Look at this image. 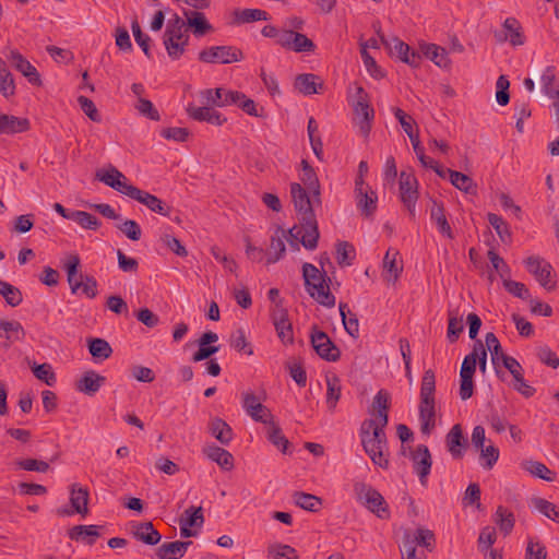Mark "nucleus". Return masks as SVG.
I'll list each match as a JSON object with an SVG mask.
<instances>
[{
	"instance_id": "obj_1",
	"label": "nucleus",
	"mask_w": 559,
	"mask_h": 559,
	"mask_svg": "<svg viewBox=\"0 0 559 559\" xmlns=\"http://www.w3.org/2000/svg\"><path fill=\"white\" fill-rule=\"evenodd\" d=\"M290 194L295 211L300 216L299 224L305 230L300 243L307 250H313L317 248L320 237L313 206L321 203L313 202V195L298 182L290 183Z\"/></svg>"
},
{
	"instance_id": "obj_2",
	"label": "nucleus",
	"mask_w": 559,
	"mask_h": 559,
	"mask_svg": "<svg viewBox=\"0 0 559 559\" xmlns=\"http://www.w3.org/2000/svg\"><path fill=\"white\" fill-rule=\"evenodd\" d=\"M359 437L361 445L372 463L388 469L389 453L384 428L377 427L376 419H365L359 429Z\"/></svg>"
},
{
	"instance_id": "obj_3",
	"label": "nucleus",
	"mask_w": 559,
	"mask_h": 559,
	"mask_svg": "<svg viewBox=\"0 0 559 559\" xmlns=\"http://www.w3.org/2000/svg\"><path fill=\"white\" fill-rule=\"evenodd\" d=\"M302 277L307 293L318 304L326 308L335 306V296L330 290L331 278L326 271H320L311 263L302 265Z\"/></svg>"
},
{
	"instance_id": "obj_4",
	"label": "nucleus",
	"mask_w": 559,
	"mask_h": 559,
	"mask_svg": "<svg viewBox=\"0 0 559 559\" xmlns=\"http://www.w3.org/2000/svg\"><path fill=\"white\" fill-rule=\"evenodd\" d=\"M354 492L357 500L379 519L388 520L390 518L389 506L376 488L364 481H356L354 484Z\"/></svg>"
},
{
	"instance_id": "obj_5",
	"label": "nucleus",
	"mask_w": 559,
	"mask_h": 559,
	"mask_svg": "<svg viewBox=\"0 0 559 559\" xmlns=\"http://www.w3.org/2000/svg\"><path fill=\"white\" fill-rule=\"evenodd\" d=\"M354 114L358 118L357 124L364 136H368L374 118V110L370 105L369 95L362 86L356 87L355 100L352 103Z\"/></svg>"
},
{
	"instance_id": "obj_6",
	"label": "nucleus",
	"mask_w": 559,
	"mask_h": 559,
	"mask_svg": "<svg viewBox=\"0 0 559 559\" xmlns=\"http://www.w3.org/2000/svg\"><path fill=\"white\" fill-rule=\"evenodd\" d=\"M243 58L242 50L235 46H212L199 52V60L205 63L230 64Z\"/></svg>"
},
{
	"instance_id": "obj_7",
	"label": "nucleus",
	"mask_w": 559,
	"mask_h": 559,
	"mask_svg": "<svg viewBox=\"0 0 559 559\" xmlns=\"http://www.w3.org/2000/svg\"><path fill=\"white\" fill-rule=\"evenodd\" d=\"M310 343L321 359L334 362L341 358V349L330 338V336L325 332L319 330L316 324L311 326Z\"/></svg>"
},
{
	"instance_id": "obj_8",
	"label": "nucleus",
	"mask_w": 559,
	"mask_h": 559,
	"mask_svg": "<svg viewBox=\"0 0 559 559\" xmlns=\"http://www.w3.org/2000/svg\"><path fill=\"white\" fill-rule=\"evenodd\" d=\"M524 265L527 272L532 274L546 290L555 289L554 269L548 261L539 255H531L524 260Z\"/></svg>"
},
{
	"instance_id": "obj_9",
	"label": "nucleus",
	"mask_w": 559,
	"mask_h": 559,
	"mask_svg": "<svg viewBox=\"0 0 559 559\" xmlns=\"http://www.w3.org/2000/svg\"><path fill=\"white\" fill-rule=\"evenodd\" d=\"M381 44L389 50L390 56L396 57L404 63L417 68L421 63V56L418 50H414L408 44L394 36L391 39L381 36Z\"/></svg>"
},
{
	"instance_id": "obj_10",
	"label": "nucleus",
	"mask_w": 559,
	"mask_h": 559,
	"mask_svg": "<svg viewBox=\"0 0 559 559\" xmlns=\"http://www.w3.org/2000/svg\"><path fill=\"white\" fill-rule=\"evenodd\" d=\"M493 36L499 44L509 43L513 47L523 46L525 44L523 28L515 17L506 19L501 28L497 29Z\"/></svg>"
},
{
	"instance_id": "obj_11",
	"label": "nucleus",
	"mask_w": 559,
	"mask_h": 559,
	"mask_svg": "<svg viewBox=\"0 0 559 559\" xmlns=\"http://www.w3.org/2000/svg\"><path fill=\"white\" fill-rule=\"evenodd\" d=\"M400 198L407 207L409 214L415 216V206L418 199V181L417 178L409 173L402 171L400 174Z\"/></svg>"
},
{
	"instance_id": "obj_12",
	"label": "nucleus",
	"mask_w": 559,
	"mask_h": 559,
	"mask_svg": "<svg viewBox=\"0 0 559 559\" xmlns=\"http://www.w3.org/2000/svg\"><path fill=\"white\" fill-rule=\"evenodd\" d=\"M95 177L111 189L127 197L130 195L131 190L134 188L133 185L128 182L127 177L115 166H110L107 170H97Z\"/></svg>"
},
{
	"instance_id": "obj_13",
	"label": "nucleus",
	"mask_w": 559,
	"mask_h": 559,
	"mask_svg": "<svg viewBox=\"0 0 559 559\" xmlns=\"http://www.w3.org/2000/svg\"><path fill=\"white\" fill-rule=\"evenodd\" d=\"M218 107L228 105H237L246 114L253 117H263L264 108L258 109L257 104L253 99L248 98L242 92L228 91L225 93V98L222 102H217Z\"/></svg>"
},
{
	"instance_id": "obj_14",
	"label": "nucleus",
	"mask_w": 559,
	"mask_h": 559,
	"mask_svg": "<svg viewBox=\"0 0 559 559\" xmlns=\"http://www.w3.org/2000/svg\"><path fill=\"white\" fill-rule=\"evenodd\" d=\"M436 376L431 369L424 372L420 383V402L418 409L419 412L436 411Z\"/></svg>"
},
{
	"instance_id": "obj_15",
	"label": "nucleus",
	"mask_w": 559,
	"mask_h": 559,
	"mask_svg": "<svg viewBox=\"0 0 559 559\" xmlns=\"http://www.w3.org/2000/svg\"><path fill=\"white\" fill-rule=\"evenodd\" d=\"M242 407L255 421L267 424L274 418L271 411L252 392L242 393Z\"/></svg>"
},
{
	"instance_id": "obj_16",
	"label": "nucleus",
	"mask_w": 559,
	"mask_h": 559,
	"mask_svg": "<svg viewBox=\"0 0 559 559\" xmlns=\"http://www.w3.org/2000/svg\"><path fill=\"white\" fill-rule=\"evenodd\" d=\"M411 457L414 471L418 475L420 484L425 486L432 465V459L428 447L425 444H418L416 449L412 451Z\"/></svg>"
},
{
	"instance_id": "obj_17",
	"label": "nucleus",
	"mask_w": 559,
	"mask_h": 559,
	"mask_svg": "<svg viewBox=\"0 0 559 559\" xmlns=\"http://www.w3.org/2000/svg\"><path fill=\"white\" fill-rule=\"evenodd\" d=\"M129 198L138 201L139 203L145 205L152 212L160 214L163 216H169L170 206L163 202L159 198L154 194L148 193L147 191L141 190L134 186L133 190Z\"/></svg>"
},
{
	"instance_id": "obj_18",
	"label": "nucleus",
	"mask_w": 559,
	"mask_h": 559,
	"mask_svg": "<svg viewBox=\"0 0 559 559\" xmlns=\"http://www.w3.org/2000/svg\"><path fill=\"white\" fill-rule=\"evenodd\" d=\"M491 365L493 366L496 376L502 381H506L507 378L506 370L509 371L512 379L516 374L520 376V373H524L521 364L514 357L507 354H501L500 357H491Z\"/></svg>"
},
{
	"instance_id": "obj_19",
	"label": "nucleus",
	"mask_w": 559,
	"mask_h": 559,
	"mask_svg": "<svg viewBox=\"0 0 559 559\" xmlns=\"http://www.w3.org/2000/svg\"><path fill=\"white\" fill-rule=\"evenodd\" d=\"M9 60L12 62V66L20 71L31 84L40 86L41 79L37 71V69L27 61L22 53L17 50H11L9 55Z\"/></svg>"
},
{
	"instance_id": "obj_20",
	"label": "nucleus",
	"mask_w": 559,
	"mask_h": 559,
	"mask_svg": "<svg viewBox=\"0 0 559 559\" xmlns=\"http://www.w3.org/2000/svg\"><path fill=\"white\" fill-rule=\"evenodd\" d=\"M418 52L421 57L424 56L431 60L439 68L448 69L451 64L445 48L436 44L421 41L418 44Z\"/></svg>"
},
{
	"instance_id": "obj_21",
	"label": "nucleus",
	"mask_w": 559,
	"mask_h": 559,
	"mask_svg": "<svg viewBox=\"0 0 559 559\" xmlns=\"http://www.w3.org/2000/svg\"><path fill=\"white\" fill-rule=\"evenodd\" d=\"M106 378L94 370L85 371L75 382V389L88 396L95 395L105 384Z\"/></svg>"
},
{
	"instance_id": "obj_22",
	"label": "nucleus",
	"mask_w": 559,
	"mask_h": 559,
	"mask_svg": "<svg viewBox=\"0 0 559 559\" xmlns=\"http://www.w3.org/2000/svg\"><path fill=\"white\" fill-rule=\"evenodd\" d=\"M294 87L304 95H312L321 93L324 84L319 75L302 73L296 76Z\"/></svg>"
},
{
	"instance_id": "obj_23",
	"label": "nucleus",
	"mask_w": 559,
	"mask_h": 559,
	"mask_svg": "<svg viewBox=\"0 0 559 559\" xmlns=\"http://www.w3.org/2000/svg\"><path fill=\"white\" fill-rule=\"evenodd\" d=\"M448 451L454 459H461L467 447V439L463 436L460 424H455L445 437Z\"/></svg>"
},
{
	"instance_id": "obj_24",
	"label": "nucleus",
	"mask_w": 559,
	"mask_h": 559,
	"mask_svg": "<svg viewBox=\"0 0 559 559\" xmlns=\"http://www.w3.org/2000/svg\"><path fill=\"white\" fill-rule=\"evenodd\" d=\"M400 252L395 249H388L383 258L384 278L395 283L403 271V262L399 261Z\"/></svg>"
},
{
	"instance_id": "obj_25",
	"label": "nucleus",
	"mask_w": 559,
	"mask_h": 559,
	"mask_svg": "<svg viewBox=\"0 0 559 559\" xmlns=\"http://www.w3.org/2000/svg\"><path fill=\"white\" fill-rule=\"evenodd\" d=\"M100 528L103 526L99 525H75L69 530L68 535L72 540H83L86 545L93 546L100 537Z\"/></svg>"
},
{
	"instance_id": "obj_26",
	"label": "nucleus",
	"mask_w": 559,
	"mask_h": 559,
	"mask_svg": "<svg viewBox=\"0 0 559 559\" xmlns=\"http://www.w3.org/2000/svg\"><path fill=\"white\" fill-rule=\"evenodd\" d=\"M31 128L27 118H20L0 112V134H14L26 132Z\"/></svg>"
},
{
	"instance_id": "obj_27",
	"label": "nucleus",
	"mask_w": 559,
	"mask_h": 559,
	"mask_svg": "<svg viewBox=\"0 0 559 559\" xmlns=\"http://www.w3.org/2000/svg\"><path fill=\"white\" fill-rule=\"evenodd\" d=\"M192 545L191 540L187 542H166L156 549L158 559H180L187 552L189 546Z\"/></svg>"
},
{
	"instance_id": "obj_28",
	"label": "nucleus",
	"mask_w": 559,
	"mask_h": 559,
	"mask_svg": "<svg viewBox=\"0 0 559 559\" xmlns=\"http://www.w3.org/2000/svg\"><path fill=\"white\" fill-rule=\"evenodd\" d=\"M163 43L171 60H178L186 51L189 36L179 37L169 32H164Z\"/></svg>"
},
{
	"instance_id": "obj_29",
	"label": "nucleus",
	"mask_w": 559,
	"mask_h": 559,
	"mask_svg": "<svg viewBox=\"0 0 559 559\" xmlns=\"http://www.w3.org/2000/svg\"><path fill=\"white\" fill-rule=\"evenodd\" d=\"M90 491L87 487L72 484L70 488V503L74 511L83 516L88 513Z\"/></svg>"
},
{
	"instance_id": "obj_30",
	"label": "nucleus",
	"mask_w": 559,
	"mask_h": 559,
	"mask_svg": "<svg viewBox=\"0 0 559 559\" xmlns=\"http://www.w3.org/2000/svg\"><path fill=\"white\" fill-rule=\"evenodd\" d=\"M183 15L187 19V26L191 28L197 37L204 36L213 31V26L202 12L185 10Z\"/></svg>"
},
{
	"instance_id": "obj_31",
	"label": "nucleus",
	"mask_w": 559,
	"mask_h": 559,
	"mask_svg": "<svg viewBox=\"0 0 559 559\" xmlns=\"http://www.w3.org/2000/svg\"><path fill=\"white\" fill-rule=\"evenodd\" d=\"M207 459L215 462L221 468L231 471L234 468V456L227 450L212 444L203 449Z\"/></svg>"
},
{
	"instance_id": "obj_32",
	"label": "nucleus",
	"mask_w": 559,
	"mask_h": 559,
	"mask_svg": "<svg viewBox=\"0 0 559 559\" xmlns=\"http://www.w3.org/2000/svg\"><path fill=\"white\" fill-rule=\"evenodd\" d=\"M134 528H135L133 531L134 538H136L138 540H141L142 543H144L146 545L155 546L162 539V535L158 533V531L155 530L152 522L138 523L134 526Z\"/></svg>"
},
{
	"instance_id": "obj_33",
	"label": "nucleus",
	"mask_w": 559,
	"mask_h": 559,
	"mask_svg": "<svg viewBox=\"0 0 559 559\" xmlns=\"http://www.w3.org/2000/svg\"><path fill=\"white\" fill-rule=\"evenodd\" d=\"M430 217L436 223L439 231L448 238H453L452 228L447 219L442 202L431 200Z\"/></svg>"
},
{
	"instance_id": "obj_34",
	"label": "nucleus",
	"mask_w": 559,
	"mask_h": 559,
	"mask_svg": "<svg viewBox=\"0 0 559 559\" xmlns=\"http://www.w3.org/2000/svg\"><path fill=\"white\" fill-rule=\"evenodd\" d=\"M357 209L365 217H372L377 211L378 195L369 189L356 193Z\"/></svg>"
},
{
	"instance_id": "obj_35",
	"label": "nucleus",
	"mask_w": 559,
	"mask_h": 559,
	"mask_svg": "<svg viewBox=\"0 0 559 559\" xmlns=\"http://www.w3.org/2000/svg\"><path fill=\"white\" fill-rule=\"evenodd\" d=\"M209 430L211 435L219 441L222 444H228L233 440V429L222 418H214L209 424Z\"/></svg>"
},
{
	"instance_id": "obj_36",
	"label": "nucleus",
	"mask_w": 559,
	"mask_h": 559,
	"mask_svg": "<svg viewBox=\"0 0 559 559\" xmlns=\"http://www.w3.org/2000/svg\"><path fill=\"white\" fill-rule=\"evenodd\" d=\"M285 238L286 230L278 226L275 235L271 238L270 249L273 251V254L267 258L266 264L275 263L283 258L286 250L284 242Z\"/></svg>"
},
{
	"instance_id": "obj_37",
	"label": "nucleus",
	"mask_w": 559,
	"mask_h": 559,
	"mask_svg": "<svg viewBox=\"0 0 559 559\" xmlns=\"http://www.w3.org/2000/svg\"><path fill=\"white\" fill-rule=\"evenodd\" d=\"M269 429H267V439L269 441L280 449L282 453L286 454L288 453V449L290 447L289 440L284 436L281 427L274 421V418L272 421H267Z\"/></svg>"
},
{
	"instance_id": "obj_38",
	"label": "nucleus",
	"mask_w": 559,
	"mask_h": 559,
	"mask_svg": "<svg viewBox=\"0 0 559 559\" xmlns=\"http://www.w3.org/2000/svg\"><path fill=\"white\" fill-rule=\"evenodd\" d=\"M340 314L342 318V322L345 331L354 338H358L359 336V323L358 318L355 313H352L348 309L347 304L340 302L338 306Z\"/></svg>"
},
{
	"instance_id": "obj_39",
	"label": "nucleus",
	"mask_w": 559,
	"mask_h": 559,
	"mask_svg": "<svg viewBox=\"0 0 559 559\" xmlns=\"http://www.w3.org/2000/svg\"><path fill=\"white\" fill-rule=\"evenodd\" d=\"M522 468L528 472L531 475L544 479L546 481H554L556 473L550 471L544 463L538 461L527 460L522 462Z\"/></svg>"
},
{
	"instance_id": "obj_40",
	"label": "nucleus",
	"mask_w": 559,
	"mask_h": 559,
	"mask_svg": "<svg viewBox=\"0 0 559 559\" xmlns=\"http://www.w3.org/2000/svg\"><path fill=\"white\" fill-rule=\"evenodd\" d=\"M342 394L341 379L336 374L326 376V405L334 411Z\"/></svg>"
},
{
	"instance_id": "obj_41",
	"label": "nucleus",
	"mask_w": 559,
	"mask_h": 559,
	"mask_svg": "<svg viewBox=\"0 0 559 559\" xmlns=\"http://www.w3.org/2000/svg\"><path fill=\"white\" fill-rule=\"evenodd\" d=\"M485 439V428L483 426L474 427L472 432V444L476 451H480L481 465L485 468H489V447L484 448Z\"/></svg>"
},
{
	"instance_id": "obj_42",
	"label": "nucleus",
	"mask_w": 559,
	"mask_h": 559,
	"mask_svg": "<svg viewBox=\"0 0 559 559\" xmlns=\"http://www.w3.org/2000/svg\"><path fill=\"white\" fill-rule=\"evenodd\" d=\"M496 524L499 528V531L504 535L508 536L515 523V518L512 511H510L508 508L499 506L496 511Z\"/></svg>"
},
{
	"instance_id": "obj_43",
	"label": "nucleus",
	"mask_w": 559,
	"mask_h": 559,
	"mask_svg": "<svg viewBox=\"0 0 559 559\" xmlns=\"http://www.w3.org/2000/svg\"><path fill=\"white\" fill-rule=\"evenodd\" d=\"M293 499L296 506L310 512L319 511L322 504L321 498L304 491L294 492Z\"/></svg>"
},
{
	"instance_id": "obj_44",
	"label": "nucleus",
	"mask_w": 559,
	"mask_h": 559,
	"mask_svg": "<svg viewBox=\"0 0 559 559\" xmlns=\"http://www.w3.org/2000/svg\"><path fill=\"white\" fill-rule=\"evenodd\" d=\"M88 350L94 359L100 360L109 358L112 354L110 344L99 337L88 340Z\"/></svg>"
},
{
	"instance_id": "obj_45",
	"label": "nucleus",
	"mask_w": 559,
	"mask_h": 559,
	"mask_svg": "<svg viewBox=\"0 0 559 559\" xmlns=\"http://www.w3.org/2000/svg\"><path fill=\"white\" fill-rule=\"evenodd\" d=\"M0 94L9 98L15 94L13 75L7 69L5 62L0 58Z\"/></svg>"
},
{
	"instance_id": "obj_46",
	"label": "nucleus",
	"mask_w": 559,
	"mask_h": 559,
	"mask_svg": "<svg viewBox=\"0 0 559 559\" xmlns=\"http://www.w3.org/2000/svg\"><path fill=\"white\" fill-rule=\"evenodd\" d=\"M300 179L304 188L313 195V202L321 203V186L314 169L302 171Z\"/></svg>"
},
{
	"instance_id": "obj_47",
	"label": "nucleus",
	"mask_w": 559,
	"mask_h": 559,
	"mask_svg": "<svg viewBox=\"0 0 559 559\" xmlns=\"http://www.w3.org/2000/svg\"><path fill=\"white\" fill-rule=\"evenodd\" d=\"M491 227L495 228L500 241L504 246H511L512 243V231L509 224L499 215L491 213Z\"/></svg>"
},
{
	"instance_id": "obj_48",
	"label": "nucleus",
	"mask_w": 559,
	"mask_h": 559,
	"mask_svg": "<svg viewBox=\"0 0 559 559\" xmlns=\"http://www.w3.org/2000/svg\"><path fill=\"white\" fill-rule=\"evenodd\" d=\"M0 295L11 307H16L23 301L21 290L16 286L2 280H0Z\"/></svg>"
},
{
	"instance_id": "obj_49",
	"label": "nucleus",
	"mask_w": 559,
	"mask_h": 559,
	"mask_svg": "<svg viewBox=\"0 0 559 559\" xmlns=\"http://www.w3.org/2000/svg\"><path fill=\"white\" fill-rule=\"evenodd\" d=\"M2 334H3V336H5V338L8 341L5 346H9L11 343L22 340L25 335V332L20 322L3 321Z\"/></svg>"
},
{
	"instance_id": "obj_50",
	"label": "nucleus",
	"mask_w": 559,
	"mask_h": 559,
	"mask_svg": "<svg viewBox=\"0 0 559 559\" xmlns=\"http://www.w3.org/2000/svg\"><path fill=\"white\" fill-rule=\"evenodd\" d=\"M71 219L85 229L97 230L100 227L99 219L95 215L85 211L71 212Z\"/></svg>"
},
{
	"instance_id": "obj_51",
	"label": "nucleus",
	"mask_w": 559,
	"mask_h": 559,
	"mask_svg": "<svg viewBox=\"0 0 559 559\" xmlns=\"http://www.w3.org/2000/svg\"><path fill=\"white\" fill-rule=\"evenodd\" d=\"M235 14L238 23H251L270 20L269 13L260 9H243L241 11H237Z\"/></svg>"
},
{
	"instance_id": "obj_52",
	"label": "nucleus",
	"mask_w": 559,
	"mask_h": 559,
	"mask_svg": "<svg viewBox=\"0 0 559 559\" xmlns=\"http://www.w3.org/2000/svg\"><path fill=\"white\" fill-rule=\"evenodd\" d=\"M355 258L354 246L347 241H338L336 243V261L338 265H350Z\"/></svg>"
},
{
	"instance_id": "obj_53",
	"label": "nucleus",
	"mask_w": 559,
	"mask_h": 559,
	"mask_svg": "<svg viewBox=\"0 0 559 559\" xmlns=\"http://www.w3.org/2000/svg\"><path fill=\"white\" fill-rule=\"evenodd\" d=\"M533 506L546 518L559 523V509L550 501L543 498H534Z\"/></svg>"
},
{
	"instance_id": "obj_54",
	"label": "nucleus",
	"mask_w": 559,
	"mask_h": 559,
	"mask_svg": "<svg viewBox=\"0 0 559 559\" xmlns=\"http://www.w3.org/2000/svg\"><path fill=\"white\" fill-rule=\"evenodd\" d=\"M230 345L240 353H243L248 356L253 355V348L247 340L245 330L241 328L231 334Z\"/></svg>"
},
{
	"instance_id": "obj_55",
	"label": "nucleus",
	"mask_w": 559,
	"mask_h": 559,
	"mask_svg": "<svg viewBox=\"0 0 559 559\" xmlns=\"http://www.w3.org/2000/svg\"><path fill=\"white\" fill-rule=\"evenodd\" d=\"M393 112L395 118L399 120L401 127L403 128L404 132L408 135V138H412V135L419 132L417 123L412 116L407 115L401 108H394Z\"/></svg>"
},
{
	"instance_id": "obj_56",
	"label": "nucleus",
	"mask_w": 559,
	"mask_h": 559,
	"mask_svg": "<svg viewBox=\"0 0 559 559\" xmlns=\"http://www.w3.org/2000/svg\"><path fill=\"white\" fill-rule=\"evenodd\" d=\"M314 49L316 45L310 38L302 33L295 32L294 37H292L290 50L295 52H312Z\"/></svg>"
},
{
	"instance_id": "obj_57",
	"label": "nucleus",
	"mask_w": 559,
	"mask_h": 559,
	"mask_svg": "<svg viewBox=\"0 0 559 559\" xmlns=\"http://www.w3.org/2000/svg\"><path fill=\"white\" fill-rule=\"evenodd\" d=\"M510 81L507 75H500L496 82V102L500 106H507L510 102Z\"/></svg>"
},
{
	"instance_id": "obj_58",
	"label": "nucleus",
	"mask_w": 559,
	"mask_h": 559,
	"mask_svg": "<svg viewBox=\"0 0 559 559\" xmlns=\"http://www.w3.org/2000/svg\"><path fill=\"white\" fill-rule=\"evenodd\" d=\"M185 514L187 515L185 519H180L179 523L186 526H198L201 527L204 522L203 509L202 507H189Z\"/></svg>"
},
{
	"instance_id": "obj_59",
	"label": "nucleus",
	"mask_w": 559,
	"mask_h": 559,
	"mask_svg": "<svg viewBox=\"0 0 559 559\" xmlns=\"http://www.w3.org/2000/svg\"><path fill=\"white\" fill-rule=\"evenodd\" d=\"M413 540L415 545L423 546L431 551L436 545L435 533L428 528L419 527L416 530Z\"/></svg>"
},
{
	"instance_id": "obj_60",
	"label": "nucleus",
	"mask_w": 559,
	"mask_h": 559,
	"mask_svg": "<svg viewBox=\"0 0 559 559\" xmlns=\"http://www.w3.org/2000/svg\"><path fill=\"white\" fill-rule=\"evenodd\" d=\"M274 328L276 330L278 338L284 344H293L294 343V332L293 324L289 319L273 322Z\"/></svg>"
},
{
	"instance_id": "obj_61",
	"label": "nucleus",
	"mask_w": 559,
	"mask_h": 559,
	"mask_svg": "<svg viewBox=\"0 0 559 559\" xmlns=\"http://www.w3.org/2000/svg\"><path fill=\"white\" fill-rule=\"evenodd\" d=\"M32 370L34 376L47 385L51 386L56 383V374L49 364L35 365Z\"/></svg>"
},
{
	"instance_id": "obj_62",
	"label": "nucleus",
	"mask_w": 559,
	"mask_h": 559,
	"mask_svg": "<svg viewBox=\"0 0 559 559\" xmlns=\"http://www.w3.org/2000/svg\"><path fill=\"white\" fill-rule=\"evenodd\" d=\"M19 468L27 472L46 473L49 471V463L36 459H23L16 462Z\"/></svg>"
},
{
	"instance_id": "obj_63",
	"label": "nucleus",
	"mask_w": 559,
	"mask_h": 559,
	"mask_svg": "<svg viewBox=\"0 0 559 559\" xmlns=\"http://www.w3.org/2000/svg\"><path fill=\"white\" fill-rule=\"evenodd\" d=\"M131 28L133 32L134 39L136 44L142 48L143 52L147 58H151V38L148 35L144 34L140 27V24L136 20H134L131 24Z\"/></svg>"
},
{
	"instance_id": "obj_64",
	"label": "nucleus",
	"mask_w": 559,
	"mask_h": 559,
	"mask_svg": "<svg viewBox=\"0 0 559 559\" xmlns=\"http://www.w3.org/2000/svg\"><path fill=\"white\" fill-rule=\"evenodd\" d=\"M269 554L275 559H299L296 549L289 545L272 546L269 548Z\"/></svg>"
}]
</instances>
